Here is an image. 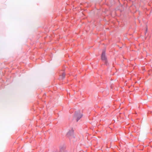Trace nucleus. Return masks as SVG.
<instances>
[{
  "instance_id": "f03ea898",
  "label": "nucleus",
  "mask_w": 152,
  "mask_h": 152,
  "mask_svg": "<svg viewBox=\"0 0 152 152\" xmlns=\"http://www.w3.org/2000/svg\"><path fill=\"white\" fill-rule=\"evenodd\" d=\"M105 51H104L102 52L101 56V58L102 60L106 61V58L105 56Z\"/></svg>"
},
{
  "instance_id": "f257e3e1",
  "label": "nucleus",
  "mask_w": 152,
  "mask_h": 152,
  "mask_svg": "<svg viewBox=\"0 0 152 152\" xmlns=\"http://www.w3.org/2000/svg\"><path fill=\"white\" fill-rule=\"evenodd\" d=\"M82 116V114L81 113L80 111H78L76 112L74 118L77 121Z\"/></svg>"
},
{
  "instance_id": "7ed1b4c3",
  "label": "nucleus",
  "mask_w": 152,
  "mask_h": 152,
  "mask_svg": "<svg viewBox=\"0 0 152 152\" xmlns=\"http://www.w3.org/2000/svg\"><path fill=\"white\" fill-rule=\"evenodd\" d=\"M73 131L72 130L71 131H69L67 133V135L68 136H70L72 135V134L73 133Z\"/></svg>"
},
{
  "instance_id": "20e7f679",
  "label": "nucleus",
  "mask_w": 152,
  "mask_h": 152,
  "mask_svg": "<svg viewBox=\"0 0 152 152\" xmlns=\"http://www.w3.org/2000/svg\"><path fill=\"white\" fill-rule=\"evenodd\" d=\"M65 76V74L64 73H63L62 74V75H61L60 76V78L61 79H63L64 78Z\"/></svg>"
}]
</instances>
